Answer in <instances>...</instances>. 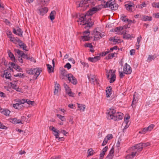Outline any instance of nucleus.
I'll list each match as a JSON object with an SVG mask.
<instances>
[{"mask_svg": "<svg viewBox=\"0 0 159 159\" xmlns=\"http://www.w3.org/2000/svg\"><path fill=\"white\" fill-rule=\"evenodd\" d=\"M93 34L94 35V39L95 40H97L99 39L100 33L96 29L95 30L93 31Z\"/></svg>", "mask_w": 159, "mask_h": 159, "instance_id": "21", "label": "nucleus"}, {"mask_svg": "<svg viewBox=\"0 0 159 159\" xmlns=\"http://www.w3.org/2000/svg\"><path fill=\"white\" fill-rule=\"evenodd\" d=\"M105 138H106V139L108 141L113 138L112 135L111 134H108Z\"/></svg>", "mask_w": 159, "mask_h": 159, "instance_id": "42", "label": "nucleus"}, {"mask_svg": "<svg viewBox=\"0 0 159 159\" xmlns=\"http://www.w3.org/2000/svg\"><path fill=\"white\" fill-rule=\"evenodd\" d=\"M85 46L87 47H89L91 48H93V46L91 43H87L85 44Z\"/></svg>", "mask_w": 159, "mask_h": 159, "instance_id": "52", "label": "nucleus"}, {"mask_svg": "<svg viewBox=\"0 0 159 159\" xmlns=\"http://www.w3.org/2000/svg\"><path fill=\"white\" fill-rule=\"evenodd\" d=\"M146 128H144L141 131H139V133H141L143 134H144L146 133V132H147V130Z\"/></svg>", "mask_w": 159, "mask_h": 159, "instance_id": "55", "label": "nucleus"}, {"mask_svg": "<svg viewBox=\"0 0 159 159\" xmlns=\"http://www.w3.org/2000/svg\"><path fill=\"white\" fill-rule=\"evenodd\" d=\"M108 149V147L106 146L102 150V152L105 153Z\"/></svg>", "mask_w": 159, "mask_h": 159, "instance_id": "61", "label": "nucleus"}, {"mask_svg": "<svg viewBox=\"0 0 159 159\" xmlns=\"http://www.w3.org/2000/svg\"><path fill=\"white\" fill-rule=\"evenodd\" d=\"M121 19L124 22H127L128 21V19L126 17V16L124 15H121Z\"/></svg>", "mask_w": 159, "mask_h": 159, "instance_id": "34", "label": "nucleus"}, {"mask_svg": "<svg viewBox=\"0 0 159 159\" xmlns=\"http://www.w3.org/2000/svg\"><path fill=\"white\" fill-rule=\"evenodd\" d=\"M105 154V153L102 151L100 154V159H102Z\"/></svg>", "mask_w": 159, "mask_h": 159, "instance_id": "54", "label": "nucleus"}, {"mask_svg": "<svg viewBox=\"0 0 159 159\" xmlns=\"http://www.w3.org/2000/svg\"><path fill=\"white\" fill-rule=\"evenodd\" d=\"M59 86V84H57L56 81L55 82V90L54 91V93L55 94H57L58 93Z\"/></svg>", "mask_w": 159, "mask_h": 159, "instance_id": "26", "label": "nucleus"}, {"mask_svg": "<svg viewBox=\"0 0 159 159\" xmlns=\"http://www.w3.org/2000/svg\"><path fill=\"white\" fill-rule=\"evenodd\" d=\"M24 74H22L21 73H19V74H16V75H15V76L17 77H22L23 76Z\"/></svg>", "mask_w": 159, "mask_h": 159, "instance_id": "60", "label": "nucleus"}, {"mask_svg": "<svg viewBox=\"0 0 159 159\" xmlns=\"http://www.w3.org/2000/svg\"><path fill=\"white\" fill-rule=\"evenodd\" d=\"M21 48H22L23 49L26 51H28V50H26V48H27V46L25 44L23 43H22L21 44L19 45Z\"/></svg>", "mask_w": 159, "mask_h": 159, "instance_id": "37", "label": "nucleus"}, {"mask_svg": "<svg viewBox=\"0 0 159 159\" xmlns=\"http://www.w3.org/2000/svg\"><path fill=\"white\" fill-rule=\"evenodd\" d=\"M41 69L36 68L30 69L27 71V73L30 75H34L33 79L36 80L42 72Z\"/></svg>", "mask_w": 159, "mask_h": 159, "instance_id": "3", "label": "nucleus"}, {"mask_svg": "<svg viewBox=\"0 0 159 159\" xmlns=\"http://www.w3.org/2000/svg\"><path fill=\"white\" fill-rule=\"evenodd\" d=\"M64 87L65 88L66 92V93H68L69 91H70L71 90V89H70L68 85H67L65 83L63 84Z\"/></svg>", "mask_w": 159, "mask_h": 159, "instance_id": "33", "label": "nucleus"}, {"mask_svg": "<svg viewBox=\"0 0 159 159\" xmlns=\"http://www.w3.org/2000/svg\"><path fill=\"white\" fill-rule=\"evenodd\" d=\"M5 76L6 79H9L11 76V74L9 73L7 70L4 71V74L3 75H1V76L4 77Z\"/></svg>", "mask_w": 159, "mask_h": 159, "instance_id": "18", "label": "nucleus"}, {"mask_svg": "<svg viewBox=\"0 0 159 159\" xmlns=\"http://www.w3.org/2000/svg\"><path fill=\"white\" fill-rule=\"evenodd\" d=\"M138 101V94L135 92L133 95V101L131 104V106L133 108L135 107V104Z\"/></svg>", "mask_w": 159, "mask_h": 159, "instance_id": "11", "label": "nucleus"}, {"mask_svg": "<svg viewBox=\"0 0 159 159\" xmlns=\"http://www.w3.org/2000/svg\"><path fill=\"white\" fill-rule=\"evenodd\" d=\"M110 40L112 41L113 42L115 43H121L123 41L120 39L118 38H116V37H115L113 39H110Z\"/></svg>", "mask_w": 159, "mask_h": 159, "instance_id": "24", "label": "nucleus"}, {"mask_svg": "<svg viewBox=\"0 0 159 159\" xmlns=\"http://www.w3.org/2000/svg\"><path fill=\"white\" fill-rule=\"evenodd\" d=\"M26 102L25 99H23L18 101L17 103L16 104H13L12 106L16 109L20 110L24 106V105Z\"/></svg>", "mask_w": 159, "mask_h": 159, "instance_id": "6", "label": "nucleus"}, {"mask_svg": "<svg viewBox=\"0 0 159 159\" xmlns=\"http://www.w3.org/2000/svg\"><path fill=\"white\" fill-rule=\"evenodd\" d=\"M26 119V118L25 116H22L21 118V119L20 120V121L22 123H20L21 124H23L24 123V122L25 121V120Z\"/></svg>", "mask_w": 159, "mask_h": 159, "instance_id": "50", "label": "nucleus"}, {"mask_svg": "<svg viewBox=\"0 0 159 159\" xmlns=\"http://www.w3.org/2000/svg\"><path fill=\"white\" fill-rule=\"evenodd\" d=\"M90 0H84L81 1L79 3V7H83L84 8L86 9L87 7H89V4H88V2Z\"/></svg>", "mask_w": 159, "mask_h": 159, "instance_id": "12", "label": "nucleus"}, {"mask_svg": "<svg viewBox=\"0 0 159 159\" xmlns=\"http://www.w3.org/2000/svg\"><path fill=\"white\" fill-rule=\"evenodd\" d=\"M155 59L154 57L153 56L149 55L147 59V61L150 62L152 60H154Z\"/></svg>", "mask_w": 159, "mask_h": 159, "instance_id": "38", "label": "nucleus"}, {"mask_svg": "<svg viewBox=\"0 0 159 159\" xmlns=\"http://www.w3.org/2000/svg\"><path fill=\"white\" fill-rule=\"evenodd\" d=\"M78 107L79 110L81 111H84L85 109V106L84 105H80V104L77 103Z\"/></svg>", "mask_w": 159, "mask_h": 159, "instance_id": "29", "label": "nucleus"}, {"mask_svg": "<svg viewBox=\"0 0 159 159\" xmlns=\"http://www.w3.org/2000/svg\"><path fill=\"white\" fill-rule=\"evenodd\" d=\"M108 142V140L106 139V138H105L102 144V146H104Z\"/></svg>", "mask_w": 159, "mask_h": 159, "instance_id": "51", "label": "nucleus"}, {"mask_svg": "<svg viewBox=\"0 0 159 159\" xmlns=\"http://www.w3.org/2000/svg\"><path fill=\"white\" fill-rule=\"evenodd\" d=\"M112 88L111 86H109L107 88V89L106 90V96L107 98L110 97L111 94Z\"/></svg>", "mask_w": 159, "mask_h": 159, "instance_id": "19", "label": "nucleus"}, {"mask_svg": "<svg viewBox=\"0 0 159 159\" xmlns=\"http://www.w3.org/2000/svg\"><path fill=\"white\" fill-rule=\"evenodd\" d=\"M67 94L70 97H73L74 96L75 93H74L72 92L71 90L70 91H69Z\"/></svg>", "mask_w": 159, "mask_h": 159, "instance_id": "47", "label": "nucleus"}, {"mask_svg": "<svg viewBox=\"0 0 159 159\" xmlns=\"http://www.w3.org/2000/svg\"><path fill=\"white\" fill-rule=\"evenodd\" d=\"M69 61H71L73 64H74L75 62V60L71 57L69 58L68 59Z\"/></svg>", "mask_w": 159, "mask_h": 159, "instance_id": "59", "label": "nucleus"}, {"mask_svg": "<svg viewBox=\"0 0 159 159\" xmlns=\"http://www.w3.org/2000/svg\"><path fill=\"white\" fill-rule=\"evenodd\" d=\"M0 112L6 116H9L10 113V111L8 110L1 109Z\"/></svg>", "mask_w": 159, "mask_h": 159, "instance_id": "23", "label": "nucleus"}, {"mask_svg": "<svg viewBox=\"0 0 159 159\" xmlns=\"http://www.w3.org/2000/svg\"><path fill=\"white\" fill-rule=\"evenodd\" d=\"M8 53L9 57H10L11 60L14 62H16V59L13 54L11 52L10 50L8 51Z\"/></svg>", "mask_w": 159, "mask_h": 159, "instance_id": "22", "label": "nucleus"}, {"mask_svg": "<svg viewBox=\"0 0 159 159\" xmlns=\"http://www.w3.org/2000/svg\"><path fill=\"white\" fill-rule=\"evenodd\" d=\"M25 101H26L25 103L26 102L27 104H28L29 105L31 104L32 105H33L34 103V102L30 100L25 99Z\"/></svg>", "mask_w": 159, "mask_h": 159, "instance_id": "46", "label": "nucleus"}, {"mask_svg": "<svg viewBox=\"0 0 159 159\" xmlns=\"http://www.w3.org/2000/svg\"><path fill=\"white\" fill-rule=\"evenodd\" d=\"M88 79L89 81L92 84H94L95 83H97L98 81L96 78V76L95 75H93L88 77Z\"/></svg>", "mask_w": 159, "mask_h": 159, "instance_id": "13", "label": "nucleus"}, {"mask_svg": "<svg viewBox=\"0 0 159 159\" xmlns=\"http://www.w3.org/2000/svg\"><path fill=\"white\" fill-rule=\"evenodd\" d=\"M56 12L55 11H53L51 12L49 17L50 20L52 21L54 19V16L56 15Z\"/></svg>", "mask_w": 159, "mask_h": 159, "instance_id": "30", "label": "nucleus"}, {"mask_svg": "<svg viewBox=\"0 0 159 159\" xmlns=\"http://www.w3.org/2000/svg\"><path fill=\"white\" fill-rule=\"evenodd\" d=\"M115 70H110L109 71V73H110L111 77L110 80V83H113L116 80V76L115 75Z\"/></svg>", "mask_w": 159, "mask_h": 159, "instance_id": "10", "label": "nucleus"}, {"mask_svg": "<svg viewBox=\"0 0 159 159\" xmlns=\"http://www.w3.org/2000/svg\"><path fill=\"white\" fill-rule=\"evenodd\" d=\"M60 132L62 133L64 135L66 136V134H67V132L64 130L61 129Z\"/></svg>", "mask_w": 159, "mask_h": 159, "instance_id": "57", "label": "nucleus"}, {"mask_svg": "<svg viewBox=\"0 0 159 159\" xmlns=\"http://www.w3.org/2000/svg\"><path fill=\"white\" fill-rule=\"evenodd\" d=\"M154 127V125L153 124H151L148 127H147L146 129L147 130V131H150L153 129Z\"/></svg>", "mask_w": 159, "mask_h": 159, "instance_id": "41", "label": "nucleus"}, {"mask_svg": "<svg viewBox=\"0 0 159 159\" xmlns=\"http://www.w3.org/2000/svg\"><path fill=\"white\" fill-rule=\"evenodd\" d=\"M100 59V57L99 56H97L94 57H89L88 60L89 61L93 62H95L99 60Z\"/></svg>", "mask_w": 159, "mask_h": 159, "instance_id": "20", "label": "nucleus"}, {"mask_svg": "<svg viewBox=\"0 0 159 159\" xmlns=\"http://www.w3.org/2000/svg\"><path fill=\"white\" fill-rule=\"evenodd\" d=\"M66 76L67 77L68 80L72 84L75 85L77 83V80L72 74H68Z\"/></svg>", "mask_w": 159, "mask_h": 159, "instance_id": "9", "label": "nucleus"}, {"mask_svg": "<svg viewBox=\"0 0 159 159\" xmlns=\"http://www.w3.org/2000/svg\"><path fill=\"white\" fill-rule=\"evenodd\" d=\"M82 40L83 41H89L90 39V37L88 36H82Z\"/></svg>", "mask_w": 159, "mask_h": 159, "instance_id": "40", "label": "nucleus"}, {"mask_svg": "<svg viewBox=\"0 0 159 159\" xmlns=\"http://www.w3.org/2000/svg\"><path fill=\"white\" fill-rule=\"evenodd\" d=\"M118 7V5L116 3L115 0H110L108 1L105 6V7H109L112 10H117Z\"/></svg>", "mask_w": 159, "mask_h": 159, "instance_id": "4", "label": "nucleus"}, {"mask_svg": "<svg viewBox=\"0 0 159 159\" xmlns=\"http://www.w3.org/2000/svg\"><path fill=\"white\" fill-rule=\"evenodd\" d=\"M7 127L5 126L4 125H3L2 123L1 122H0V128L2 129H6Z\"/></svg>", "mask_w": 159, "mask_h": 159, "instance_id": "58", "label": "nucleus"}, {"mask_svg": "<svg viewBox=\"0 0 159 159\" xmlns=\"http://www.w3.org/2000/svg\"><path fill=\"white\" fill-rule=\"evenodd\" d=\"M142 39V37L141 36L138 37L137 38V43H139L140 42Z\"/></svg>", "mask_w": 159, "mask_h": 159, "instance_id": "62", "label": "nucleus"}, {"mask_svg": "<svg viewBox=\"0 0 159 159\" xmlns=\"http://www.w3.org/2000/svg\"><path fill=\"white\" fill-rule=\"evenodd\" d=\"M123 70L124 72L126 74H130L132 72V69L131 67L127 63L125 64Z\"/></svg>", "mask_w": 159, "mask_h": 159, "instance_id": "8", "label": "nucleus"}, {"mask_svg": "<svg viewBox=\"0 0 159 159\" xmlns=\"http://www.w3.org/2000/svg\"><path fill=\"white\" fill-rule=\"evenodd\" d=\"M123 114L121 112H116V111L113 108L110 109L107 115L108 118L116 121L121 120L122 119Z\"/></svg>", "mask_w": 159, "mask_h": 159, "instance_id": "2", "label": "nucleus"}, {"mask_svg": "<svg viewBox=\"0 0 159 159\" xmlns=\"http://www.w3.org/2000/svg\"><path fill=\"white\" fill-rule=\"evenodd\" d=\"M52 64L53 67V68L50 65H49V64H47V66L48 68V71L49 73H50L51 72H53L54 67L55 65V62L54 61V59H53L52 60Z\"/></svg>", "mask_w": 159, "mask_h": 159, "instance_id": "15", "label": "nucleus"}, {"mask_svg": "<svg viewBox=\"0 0 159 159\" xmlns=\"http://www.w3.org/2000/svg\"><path fill=\"white\" fill-rule=\"evenodd\" d=\"M13 33L20 36H22L23 32L20 28H18L16 30L15 29H13Z\"/></svg>", "mask_w": 159, "mask_h": 159, "instance_id": "16", "label": "nucleus"}, {"mask_svg": "<svg viewBox=\"0 0 159 159\" xmlns=\"http://www.w3.org/2000/svg\"><path fill=\"white\" fill-rule=\"evenodd\" d=\"M13 68L16 70H20V67L18 65H16L13 66Z\"/></svg>", "mask_w": 159, "mask_h": 159, "instance_id": "63", "label": "nucleus"}, {"mask_svg": "<svg viewBox=\"0 0 159 159\" xmlns=\"http://www.w3.org/2000/svg\"><path fill=\"white\" fill-rule=\"evenodd\" d=\"M14 51L16 53H17L20 55V57H22L23 56V55H24V53L23 51H21L18 49H15Z\"/></svg>", "mask_w": 159, "mask_h": 159, "instance_id": "28", "label": "nucleus"}, {"mask_svg": "<svg viewBox=\"0 0 159 159\" xmlns=\"http://www.w3.org/2000/svg\"><path fill=\"white\" fill-rule=\"evenodd\" d=\"M71 65L69 63H67L64 66V67L68 69H69L71 68Z\"/></svg>", "mask_w": 159, "mask_h": 159, "instance_id": "48", "label": "nucleus"}, {"mask_svg": "<svg viewBox=\"0 0 159 159\" xmlns=\"http://www.w3.org/2000/svg\"><path fill=\"white\" fill-rule=\"evenodd\" d=\"M143 147L142 145V143H140L137 144L134 146L133 149H137V151L133 152L131 155L132 157L138 155V153L141 151L143 149Z\"/></svg>", "mask_w": 159, "mask_h": 159, "instance_id": "5", "label": "nucleus"}, {"mask_svg": "<svg viewBox=\"0 0 159 159\" xmlns=\"http://www.w3.org/2000/svg\"><path fill=\"white\" fill-rule=\"evenodd\" d=\"M122 30L123 28H122V26H120L112 29V31L114 32H116V34H121L122 32H121V31Z\"/></svg>", "mask_w": 159, "mask_h": 159, "instance_id": "17", "label": "nucleus"}, {"mask_svg": "<svg viewBox=\"0 0 159 159\" xmlns=\"http://www.w3.org/2000/svg\"><path fill=\"white\" fill-rule=\"evenodd\" d=\"M114 153V148H113L110 150V152L108 154L109 155H111L112 157L113 156Z\"/></svg>", "mask_w": 159, "mask_h": 159, "instance_id": "43", "label": "nucleus"}, {"mask_svg": "<svg viewBox=\"0 0 159 159\" xmlns=\"http://www.w3.org/2000/svg\"><path fill=\"white\" fill-rule=\"evenodd\" d=\"M88 156H92L93 154V151L92 148H90L88 150Z\"/></svg>", "mask_w": 159, "mask_h": 159, "instance_id": "45", "label": "nucleus"}, {"mask_svg": "<svg viewBox=\"0 0 159 159\" xmlns=\"http://www.w3.org/2000/svg\"><path fill=\"white\" fill-rule=\"evenodd\" d=\"M48 8L47 7H42L39 10L38 13L43 16L45 13H46L48 11Z\"/></svg>", "mask_w": 159, "mask_h": 159, "instance_id": "14", "label": "nucleus"}, {"mask_svg": "<svg viewBox=\"0 0 159 159\" xmlns=\"http://www.w3.org/2000/svg\"><path fill=\"white\" fill-rule=\"evenodd\" d=\"M28 60H29L30 61L34 62H36L35 60L32 57H29V59Z\"/></svg>", "mask_w": 159, "mask_h": 159, "instance_id": "56", "label": "nucleus"}, {"mask_svg": "<svg viewBox=\"0 0 159 159\" xmlns=\"http://www.w3.org/2000/svg\"><path fill=\"white\" fill-rule=\"evenodd\" d=\"M49 0H39L40 3L42 5H47Z\"/></svg>", "mask_w": 159, "mask_h": 159, "instance_id": "35", "label": "nucleus"}, {"mask_svg": "<svg viewBox=\"0 0 159 159\" xmlns=\"http://www.w3.org/2000/svg\"><path fill=\"white\" fill-rule=\"evenodd\" d=\"M11 122L13 123L14 124H19L20 123H22L21 122L20 120L17 119L16 118H12L11 119Z\"/></svg>", "mask_w": 159, "mask_h": 159, "instance_id": "32", "label": "nucleus"}, {"mask_svg": "<svg viewBox=\"0 0 159 159\" xmlns=\"http://www.w3.org/2000/svg\"><path fill=\"white\" fill-rule=\"evenodd\" d=\"M126 30L123 31L122 32L121 34L124 35L123 38L124 39H128L131 37V36L129 34H126Z\"/></svg>", "mask_w": 159, "mask_h": 159, "instance_id": "27", "label": "nucleus"}, {"mask_svg": "<svg viewBox=\"0 0 159 159\" xmlns=\"http://www.w3.org/2000/svg\"><path fill=\"white\" fill-rule=\"evenodd\" d=\"M57 116L62 121H64L66 120V119L65 118V116H62L61 115L57 114Z\"/></svg>", "mask_w": 159, "mask_h": 159, "instance_id": "39", "label": "nucleus"}, {"mask_svg": "<svg viewBox=\"0 0 159 159\" xmlns=\"http://www.w3.org/2000/svg\"><path fill=\"white\" fill-rule=\"evenodd\" d=\"M102 7L100 5L96 6L91 8L86 14H77L76 17L78 19L77 21L80 25H85L84 27L85 29H87L91 27L93 23L90 21L91 20L90 16L99 11L102 8Z\"/></svg>", "mask_w": 159, "mask_h": 159, "instance_id": "1", "label": "nucleus"}, {"mask_svg": "<svg viewBox=\"0 0 159 159\" xmlns=\"http://www.w3.org/2000/svg\"><path fill=\"white\" fill-rule=\"evenodd\" d=\"M16 81L14 82V83L13 82H12L11 83V86L12 87L15 89H16L18 88V87L16 86V84H14L15 83Z\"/></svg>", "mask_w": 159, "mask_h": 159, "instance_id": "44", "label": "nucleus"}, {"mask_svg": "<svg viewBox=\"0 0 159 159\" xmlns=\"http://www.w3.org/2000/svg\"><path fill=\"white\" fill-rule=\"evenodd\" d=\"M125 7L127 10L130 11H132V8L134 7L132 5L128 4H126L125 5Z\"/></svg>", "mask_w": 159, "mask_h": 159, "instance_id": "31", "label": "nucleus"}, {"mask_svg": "<svg viewBox=\"0 0 159 159\" xmlns=\"http://www.w3.org/2000/svg\"><path fill=\"white\" fill-rule=\"evenodd\" d=\"M152 19V17L151 16H143L142 18V20L144 21H151Z\"/></svg>", "mask_w": 159, "mask_h": 159, "instance_id": "25", "label": "nucleus"}, {"mask_svg": "<svg viewBox=\"0 0 159 159\" xmlns=\"http://www.w3.org/2000/svg\"><path fill=\"white\" fill-rule=\"evenodd\" d=\"M147 4L148 3L145 2H143L141 4L138 6V7L139 8L142 9L143 7H146Z\"/></svg>", "mask_w": 159, "mask_h": 159, "instance_id": "36", "label": "nucleus"}, {"mask_svg": "<svg viewBox=\"0 0 159 159\" xmlns=\"http://www.w3.org/2000/svg\"><path fill=\"white\" fill-rule=\"evenodd\" d=\"M142 143L143 148L148 146L150 145V143Z\"/></svg>", "mask_w": 159, "mask_h": 159, "instance_id": "53", "label": "nucleus"}, {"mask_svg": "<svg viewBox=\"0 0 159 159\" xmlns=\"http://www.w3.org/2000/svg\"><path fill=\"white\" fill-rule=\"evenodd\" d=\"M49 129L53 132V134L55 136L56 139H58V140L60 141V139L62 138H60L59 137V131L56 129L54 127L50 126L49 127Z\"/></svg>", "mask_w": 159, "mask_h": 159, "instance_id": "7", "label": "nucleus"}, {"mask_svg": "<svg viewBox=\"0 0 159 159\" xmlns=\"http://www.w3.org/2000/svg\"><path fill=\"white\" fill-rule=\"evenodd\" d=\"M119 76L120 78H123L125 76V73L124 72V71L123 72H119Z\"/></svg>", "mask_w": 159, "mask_h": 159, "instance_id": "49", "label": "nucleus"}, {"mask_svg": "<svg viewBox=\"0 0 159 159\" xmlns=\"http://www.w3.org/2000/svg\"><path fill=\"white\" fill-rule=\"evenodd\" d=\"M135 53V50L132 49L130 51V54L131 55H133Z\"/></svg>", "mask_w": 159, "mask_h": 159, "instance_id": "64", "label": "nucleus"}]
</instances>
